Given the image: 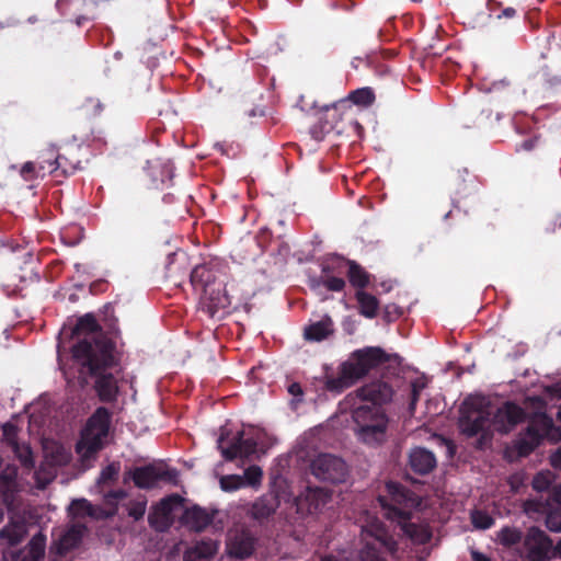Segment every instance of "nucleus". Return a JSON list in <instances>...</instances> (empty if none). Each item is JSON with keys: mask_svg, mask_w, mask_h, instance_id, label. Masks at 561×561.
Masks as SVG:
<instances>
[{"mask_svg": "<svg viewBox=\"0 0 561 561\" xmlns=\"http://www.w3.org/2000/svg\"><path fill=\"white\" fill-rule=\"evenodd\" d=\"M288 392L298 398V401H301V398L304 396L302 387L299 382H291L288 388Z\"/></svg>", "mask_w": 561, "mask_h": 561, "instance_id": "52", "label": "nucleus"}, {"mask_svg": "<svg viewBox=\"0 0 561 561\" xmlns=\"http://www.w3.org/2000/svg\"><path fill=\"white\" fill-rule=\"evenodd\" d=\"M126 495V492L122 489L108 491L104 494V504L107 506V508H104L106 518L116 514L119 501L125 499Z\"/></svg>", "mask_w": 561, "mask_h": 561, "instance_id": "39", "label": "nucleus"}, {"mask_svg": "<svg viewBox=\"0 0 561 561\" xmlns=\"http://www.w3.org/2000/svg\"><path fill=\"white\" fill-rule=\"evenodd\" d=\"M213 519L214 515L199 506L187 508L183 515L184 523L195 531L204 530Z\"/></svg>", "mask_w": 561, "mask_h": 561, "instance_id": "32", "label": "nucleus"}, {"mask_svg": "<svg viewBox=\"0 0 561 561\" xmlns=\"http://www.w3.org/2000/svg\"><path fill=\"white\" fill-rule=\"evenodd\" d=\"M46 548V536L39 531L32 537L28 545L24 549H20L3 557V561H16L15 557L20 556L23 561H41L44 558Z\"/></svg>", "mask_w": 561, "mask_h": 561, "instance_id": "23", "label": "nucleus"}, {"mask_svg": "<svg viewBox=\"0 0 561 561\" xmlns=\"http://www.w3.org/2000/svg\"><path fill=\"white\" fill-rule=\"evenodd\" d=\"M159 480V474L152 467L137 468L133 473V481L140 489L153 488Z\"/></svg>", "mask_w": 561, "mask_h": 561, "instance_id": "37", "label": "nucleus"}, {"mask_svg": "<svg viewBox=\"0 0 561 561\" xmlns=\"http://www.w3.org/2000/svg\"><path fill=\"white\" fill-rule=\"evenodd\" d=\"M310 469L318 480L333 484L345 482L350 472L344 458H312Z\"/></svg>", "mask_w": 561, "mask_h": 561, "instance_id": "11", "label": "nucleus"}, {"mask_svg": "<svg viewBox=\"0 0 561 561\" xmlns=\"http://www.w3.org/2000/svg\"><path fill=\"white\" fill-rule=\"evenodd\" d=\"M386 491L390 496L391 503H388L385 496L379 495L378 501L389 519L397 520L401 529L413 542L419 545L427 543L432 538V533L427 526L411 523V508L417 505V499L414 493L405 489L399 482L389 481L386 483Z\"/></svg>", "mask_w": 561, "mask_h": 561, "instance_id": "4", "label": "nucleus"}, {"mask_svg": "<svg viewBox=\"0 0 561 561\" xmlns=\"http://www.w3.org/2000/svg\"><path fill=\"white\" fill-rule=\"evenodd\" d=\"M550 460L554 469L561 470V458H550Z\"/></svg>", "mask_w": 561, "mask_h": 561, "instance_id": "59", "label": "nucleus"}, {"mask_svg": "<svg viewBox=\"0 0 561 561\" xmlns=\"http://www.w3.org/2000/svg\"><path fill=\"white\" fill-rule=\"evenodd\" d=\"M516 15V10L514 8H506L504 9L500 14H497V19H502V18H505V19H512Z\"/></svg>", "mask_w": 561, "mask_h": 561, "instance_id": "53", "label": "nucleus"}, {"mask_svg": "<svg viewBox=\"0 0 561 561\" xmlns=\"http://www.w3.org/2000/svg\"><path fill=\"white\" fill-rule=\"evenodd\" d=\"M472 524L479 529H489L493 526L494 519L488 513L474 511L471 515Z\"/></svg>", "mask_w": 561, "mask_h": 561, "instance_id": "48", "label": "nucleus"}, {"mask_svg": "<svg viewBox=\"0 0 561 561\" xmlns=\"http://www.w3.org/2000/svg\"><path fill=\"white\" fill-rule=\"evenodd\" d=\"M71 335L72 337L78 339L76 343H80L82 341L95 343L101 339H108L104 334L93 313H85L84 316L78 318L72 329Z\"/></svg>", "mask_w": 561, "mask_h": 561, "instance_id": "19", "label": "nucleus"}, {"mask_svg": "<svg viewBox=\"0 0 561 561\" xmlns=\"http://www.w3.org/2000/svg\"><path fill=\"white\" fill-rule=\"evenodd\" d=\"M552 481L553 476L550 471H540L534 477L531 485L534 490L542 492L550 488Z\"/></svg>", "mask_w": 561, "mask_h": 561, "instance_id": "45", "label": "nucleus"}, {"mask_svg": "<svg viewBox=\"0 0 561 561\" xmlns=\"http://www.w3.org/2000/svg\"><path fill=\"white\" fill-rule=\"evenodd\" d=\"M165 277L173 284H180L182 280L181 276L186 274L185 259L180 261L175 254L169 256V263L165 267Z\"/></svg>", "mask_w": 561, "mask_h": 561, "instance_id": "38", "label": "nucleus"}, {"mask_svg": "<svg viewBox=\"0 0 561 561\" xmlns=\"http://www.w3.org/2000/svg\"><path fill=\"white\" fill-rule=\"evenodd\" d=\"M59 367L62 370L64 375L68 378L70 376V373L67 370L65 364L62 363L61 357L59 356Z\"/></svg>", "mask_w": 561, "mask_h": 561, "instance_id": "61", "label": "nucleus"}, {"mask_svg": "<svg viewBox=\"0 0 561 561\" xmlns=\"http://www.w3.org/2000/svg\"><path fill=\"white\" fill-rule=\"evenodd\" d=\"M557 417H558V420L561 422V409L558 411V413H557Z\"/></svg>", "mask_w": 561, "mask_h": 561, "instance_id": "64", "label": "nucleus"}, {"mask_svg": "<svg viewBox=\"0 0 561 561\" xmlns=\"http://www.w3.org/2000/svg\"><path fill=\"white\" fill-rule=\"evenodd\" d=\"M146 513V501H135L129 504L128 515L138 520L144 517Z\"/></svg>", "mask_w": 561, "mask_h": 561, "instance_id": "49", "label": "nucleus"}, {"mask_svg": "<svg viewBox=\"0 0 561 561\" xmlns=\"http://www.w3.org/2000/svg\"><path fill=\"white\" fill-rule=\"evenodd\" d=\"M87 527L82 524H72L65 529L53 531L50 553L65 557L68 552L79 547Z\"/></svg>", "mask_w": 561, "mask_h": 561, "instance_id": "14", "label": "nucleus"}, {"mask_svg": "<svg viewBox=\"0 0 561 561\" xmlns=\"http://www.w3.org/2000/svg\"><path fill=\"white\" fill-rule=\"evenodd\" d=\"M116 345L111 339H101L95 343L82 341L71 346V360L77 368L82 386L93 380V389L102 402L116 401L119 388L115 375L110 371L118 366Z\"/></svg>", "mask_w": 561, "mask_h": 561, "instance_id": "2", "label": "nucleus"}, {"mask_svg": "<svg viewBox=\"0 0 561 561\" xmlns=\"http://www.w3.org/2000/svg\"><path fill=\"white\" fill-rule=\"evenodd\" d=\"M320 437L316 433H308L301 436L297 442V456H333L330 453H325L319 449Z\"/></svg>", "mask_w": 561, "mask_h": 561, "instance_id": "34", "label": "nucleus"}, {"mask_svg": "<svg viewBox=\"0 0 561 561\" xmlns=\"http://www.w3.org/2000/svg\"><path fill=\"white\" fill-rule=\"evenodd\" d=\"M50 461L49 463H54V465H67L69 461L67 460H70L71 458H49Z\"/></svg>", "mask_w": 561, "mask_h": 561, "instance_id": "57", "label": "nucleus"}, {"mask_svg": "<svg viewBox=\"0 0 561 561\" xmlns=\"http://www.w3.org/2000/svg\"><path fill=\"white\" fill-rule=\"evenodd\" d=\"M539 140H540V138L538 136L530 137V138L524 140L519 145L518 150L522 149L524 151H530V150H533L534 148L537 147Z\"/></svg>", "mask_w": 561, "mask_h": 561, "instance_id": "51", "label": "nucleus"}, {"mask_svg": "<svg viewBox=\"0 0 561 561\" xmlns=\"http://www.w3.org/2000/svg\"><path fill=\"white\" fill-rule=\"evenodd\" d=\"M221 286L222 283H216L208 291L201 294L203 309L210 317H214L219 309H225L231 304L229 296Z\"/></svg>", "mask_w": 561, "mask_h": 561, "instance_id": "25", "label": "nucleus"}, {"mask_svg": "<svg viewBox=\"0 0 561 561\" xmlns=\"http://www.w3.org/2000/svg\"><path fill=\"white\" fill-rule=\"evenodd\" d=\"M26 534V525L23 517H12L8 525L0 530V539L9 546H16Z\"/></svg>", "mask_w": 561, "mask_h": 561, "instance_id": "31", "label": "nucleus"}, {"mask_svg": "<svg viewBox=\"0 0 561 561\" xmlns=\"http://www.w3.org/2000/svg\"><path fill=\"white\" fill-rule=\"evenodd\" d=\"M277 444L264 428L227 421L219 427L217 447L221 456H262Z\"/></svg>", "mask_w": 561, "mask_h": 561, "instance_id": "3", "label": "nucleus"}, {"mask_svg": "<svg viewBox=\"0 0 561 561\" xmlns=\"http://www.w3.org/2000/svg\"><path fill=\"white\" fill-rule=\"evenodd\" d=\"M244 480V486H253L256 488L261 484L263 471L259 466L252 465L243 470V474H241Z\"/></svg>", "mask_w": 561, "mask_h": 561, "instance_id": "43", "label": "nucleus"}, {"mask_svg": "<svg viewBox=\"0 0 561 561\" xmlns=\"http://www.w3.org/2000/svg\"><path fill=\"white\" fill-rule=\"evenodd\" d=\"M220 486L224 491H236L244 486V480L241 474H225L220 478Z\"/></svg>", "mask_w": 561, "mask_h": 561, "instance_id": "44", "label": "nucleus"}, {"mask_svg": "<svg viewBox=\"0 0 561 561\" xmlns=\"http://www.w3.org/2000/svg\"><path fill=\"white\" fill-rule=\"evenodd\" d=\"M53 480V476H49L44 481H42L39 478H37L38 485L44 489L50 481Z\"/></svg>", "mask_w": 561, "mask_h": 561, "instance_id": "60", "label": "nucleus"}, {"mask_svg": "<svg viewBox=\"0 0 561 561\" xmlns=\"http://www.w3.org/2000/svg\"><path fill=\"white\" fill-rule=\"evenodd\" d=\"M256 543L257 538L250 529L236 528L228 534L226 550L229 557L245 560L253 554Z\"/></svg>", "mask_w": 561, "mask_h": 561, "instance_id": "13", "label": "nucleus"}, {"mask_svg": "<svg viewBox=\"0 0 561 561\" xmlns=\"http://www.w3.org/2000/svg\"><path fill=\"white\" fill-rule=\"evenodd\" d=\"M45 159L44 158L42 160V162H39L38 164V168L36 167V164L32 161H28V162H25L22 168H21V176L25 180V181H32L34 180L35 178H37L39 175V172H42V176L45 175V172L46 170L48 171V164L47 162H45Z\"/></svg>", "mask_w": 561, "mask_h": 561, "instance_id": "41", "label": "nucleus"}, {"mask_svg": "<svg viewBox=\"0 0 561 561\" xmlns=\"http://www.w3.org/2000/svg\"><path fill=\"white\" fill-rule=\"evenodd\" d=\"M337 267L346 270L348 282L354 288L363 290L369 285L370 274L356 261L337 257Z\"/></svg>", "mask_w": 561, "mask_h": 561, "instance_id": "26", "label": "nucleus"}, {"mask_svg": "<svg viewBox=\"0 0 561 561\" xmlns=\"http://www.w3.org/2000/svg\"><path fill=\"white\" fill-rule=\"evenodd\" d=\"M552 558L559 557L561 558V539L557 542L556 546L552 545Z\"/></svg>", "mask_w": 561, "mask_h": 561, "instance_id": "56", "label": "nucleus"}, {"mask_svg": "<svg viewBox=\"0 0 561 561\" xmlns=\"http://www.w3.org/2000/svg\"><path fill=\"white\" fill-rule=\"evenodd\" d=\"M57 8L64 15L73 18L79 27L96 18L94 12L95 3L93 1L58 0Z\"/></svg>", "mask_w": 561, "mask_h": 561, "instance_id": "17", "label": "nucleus"}, {"mask_svg": "<svg viewBox=\"0 0 561 561\" xmlns=\"http://www.w3.org/2000/svg\"><path fill=\"white\" fill-rule=\"evenodd\" d=\"M22 460V465L26 468H34L36 465V458H19Z\"/></svg>", "mask_w": 561, "mask_h": 561, "instance_id": "55", "label": "nucleus"}, {"mask_svg": "<svg viewBox=\"0 0 561 561\" xmlns=\"http://www.w3.org/2000/svg\"><path fill=\"white\" fill-rule=\"evenodd\" d=\"M181 504V497L179 495L168 496L159 502L154 508V513L149 516V523L151 526L158 528L159 519L164 527H168L171 520L172 512L174 506Z\"/></svg>", "mask_w": 561, "mask_h": 561, "instance_id": "29", "label": "nucleus"}, {"mask_svg": "<svg viewBox=\"0 0 561 561\" xmlns=\"http://www.w3.org/2000/svg\"><path fill=\"white\" fill-rule=\"evenodd\" d=\"M524 511L527 514H546L545 523L547 528L553 533H561V502L551 505L537 499L527 500L524 503Z\"/></svg>", "mask_w": 561, "mask_h": 561, "instance_id": "18", "label": "nucleus"}, {"mask_svg": "<svg viewBox=\"0 0 561 561\" xmlns=\"http://www.w3.org/2000/svg\"><path fill=\"white\" fill-rule=\"evenodd\" d=\"M19 428L12 423L2 425V444L10 448L14 456H33L32 449L26 444H20L18 438Z\"/></svg>", "mask_w": 561, "mask_h": 561, "instance_id": "30", "label": "nucleus"}, {"mask_svg": "<svg viewBox=\"0 0 561 561\" xmlns=\"http://www.w3.org/2000/svg\"><path fill=\"white\" fill-rule=\"evenodd\" d=\"M497 538L502 546L512 547L522 541L523 534L515 527L505 526L499 531Z\"/></svg>", "mask_w": 561, "mask_h": 561, "instance_id": "40", "label": "nucleus"}, {"mask_svg": "<svg viewBox=\"0 0 561 561\" xmlns=\"http://www.w3.org/2000/svg\"><path fill=\"white\" fill-rule=\"evenodd\" d=\"M535 402H537L539 404L540 408H545V402L542 399L540 398H535L534 399Z\"/></svg>", "mask_w": 561, "mask_h": 561, "instance_id": "63", "label": "nucleus"}, {"mask_svg": "<svg viewBox=\"0 0 561 561\" xmlns=\"http://www.w3.org/2000/svg\"><path fill=\"white\" fill-rule=\"evenodd\" d=\"M463 407L466 411L459 419L460 428L469 437L482 433L480 444L482 440H490L491 427L507 434L517 424L526 421L527 426L514 440L517 456H529L545 439H558L561 436V431L554 425L553 419L545 411L527 414L517 403L507 401L497 408L491 417V412L474 407L469 400L463 402Z\"/></svg>", "mask_w": 561, "mask_h": 561, "instance_id": "1", "label": "nucleus"}, {"mask_svg": "<svg viewBox=\"0 0 561 561\" xmlns=\"http://www.w3.org/2000/svg\"><path fill=\"white\" fill-rule=\"evenodd\" d=\"M266 494H272L278 506L284 503L295 507L297 495L294 494L289 481L279 473L271 474Z\"/></svg>", "mask_w": 561, "mask_h": 561, "instance_id": "24", "label": "nucleus"}, {"mask_svg": "<svg viewBox=\"0 0 561 561\" xmlns=\"http://www.w3.org/2000/svg\"><path fill=\"white\" fill-rule=\"evenodd\" d=\"M330 497L331 493L323 488L307 486L306 490L296 497V512L300 515L314 514L329 502Z\"/></svg>", "mask_w": 561, "mask_h": 561, "instance_id": "16", "label": "nucleus"}, {"mask_svg": "<svg viewBox=\"0 0 561 561\" xmlns=\"http://www.w3.org/2000/svg\"><path fill=\"white\" fill-rule=\"evenodd\" d=\"M410 456H426V457H430V456H434V454L430 450H426V449H420L417 453H414V454H411Z\"/></svg>", "mask_w": 561, "mask_h": 561, "instance_id": "58", "label": "nucleus"}, {"mask_svg": "<svg viewBox=\"0 0 561 561\" xmlns=\"http://www.w3.org/2000/svg\"><path fill=\"white\" fill-rule=\"evenodd\" d=\"M224 459L228 463V462H234L236 460H243L244 458H232V457H229V458H224Z\"/></svg>", "mask_w": 561, "mask_h": 561, "instance_id": "62", "label": "nucleus"}, {"mask_svg": "<svg viewBox=\"0 0 561 561\" xmlns=\"http://www.w3.org/2000/svg\"><path fill=\"white\" fill-rule=\"evenodd\" d=\"M353 432L363 445L377 448L389 437L390 419L383 408L360 404L352 410Z\"/></svg>", "mask_w": 561, "mask_h": 561, "instance_id": "6", "label": "nucleus"}, {"mask_svg": "<svg viewBox=\"0 0 561 561\" xmlns=\"http://www.w3.org/2000/svg\"><path fill=\"white\" fill-rule=\"evenodd\" d=\"M413 472L424 476L436 467V458H409Z\"/></svg>", "mask_w": 561, "mask_h": 561, "instance_id": "42", "label": "nucleus"}, {"mask_svg": "<svg viewBox=\"0 0 561 561\" xmlns=\"http://www.w3.org/2000/svg\"><path fill=\"white\" fill-rule=\"evenodd\" d=\"M87 156V149L82 145L75 142L66 144L62 147V152L55 156L54 150H49L45 162L48 164V172L56 178L75 174L78 170L82 169L83 158Z\"/></svg>", "mask_w": 561, "mask_h": 561, "instance_id": "10", "label": "nucleus"}, {"mask_svg": "<svg viewBox=\"0 0 561 561\" xmlns=\"http://www.w3.org/2000/svg\"><path fill=\"white\" fill-rule=\"evenodd\" d=\"M112 414L105 407H99L87 420L76 444L79 456H93L108 443Z\"/></svg>", "mask_w": 561, "mask_h": 561, "instance_id": "7", "label": "nucleus"}, {"mask_svg": "<svg viewBox=\"0 0 561 561\" xmlns=\"http://www.w3.org/2000/svg\"><path fill=\"white\" fill-rule=\"evenodd\" d=\"M333 333V322L330 317L310 324L305 329L304 336L308 341L320 342Z\"/></svg>", "mask_w": 561, "mask_h": 561, "instance_id": "35", "label": "nucleus"}, {"mask_svg": "<svg viewBox=\"0 0 561 561\" xmlns=\"http://www.w3.org/2000/svg\"><path fill=\"white\" fill-rule=\"evenodd\" d=\"M359 307V313L365 318L373 319L377 316L379 308L378 299L364 290H357L355 294Z\"/></svg>", "mask_w": 561, "mask_h": 561, "instance_id": "36", "label": "nucleus"}, {"mask_svg": "<svg viewBox=\"0 0 561 561\" xmlns=\"http://www.w3.org/2000/svg\"><path fill=\"white\" fill-rule=\"evenodd\" d=\"M376 96L374 90L369 87L359 88L352 91L346 98L334 102L332 105L324 107L323 117L319 122V126L312 127V135L317 140L323 138L325 134H329L336 129V123L342 119L345 111L351 110L352 105L360 107H368L373 105Z\"/></svg>", "mask_w": 561, "mask_h": 561, "instance_id": "8", "label": "nucleus"}, {"mask_svg": "<svg viewBox=\"0 0 561 561\" xmlns=\"http://www.w3.org/2000/svg\"><path fill=\"white\" fill-rule=\"evenodd\" d=\"M523 546L528 561H550L552 559V539L537 526L528 528Z\"/></svg>", "mask_w": 561, "mask_h": 561, "instance_id": "12", "label": "nucleus"}, {"mask_svg": "<svg viewBox=\"0 0 561 561\" xmlns=\"http://www.w3.org/2000/svg\"><path fill=\"white\" fill-rule=\"evenodd\" d=\"M18 468L8 465L0 472V495L9 511H13L18 506Z\"/></svg>", "mask_w": 561, "mask_h": 561, "instance_id": "20", "label": "nucleus"}, {"mask_svg": "<svg viewBox=\"0 0 561 561\" xmlns=\"http://www.w3.org/2000/svg\"><path fill=\"white\" fill-rule=\"evenodd\" d=\"M426 387V383L422 379H414L410 383V402H409V410L411 413L414 412L415 405L420 399V393L422 390Z\"/></svg>", "mask_w": 561, "mask_h": 561, "instance_id": "47", "label": "nucleus"}, {"mask_svg": "<svg viewBox=\"0 0 561 561\" xmlns=\"http://www.w3.org/2000/svg\"><path fill=\"white\" fill-rule=\"evenodd\" d=\"M119 469L121 467L118 462L110 463L101 471L100 477L98 479V483L107 484L110 482L115 481L118 477Z\"/></svg>", "mask_w": 561, "mask_h": 561, "instance_id": "46", "label": "nucleus"}, {"mask_svg": "<svg viewBox=\"0 0 561 561\" xmlns=\"http://www.w3.org/2000/svg\"><path fill=\"white\" fill-rule=\"evenodd\" d=\"M355 394L363 402H369V407L383 408L392 401L394 390L389 381L378 379L373 380L355 390Z\"/></svg>", "mask_w": 561, "mask_h": 561, "instance_id": "15", "label": "nucleus"}, {"mask_svg": "<svg viewBox=\"0 0 561 561\" xmlns=\"http://www.w3.org/2000/svg\"><path fill=\"white\" fill-rule=\"evenodd\" d=\"M362 537L364 547L359 552L360 561H386L382 549L392 550L396 545L386 526L378 519L363 527Z\"/></svg>", "mask_w": 561, "mask_h": 561, "instance_id": "9", "label": "nucleus"}, {"mask_svg": "<svg viewBox=\"0 0 561 561\" xmlns=\"http://www.w3.org/2000/svg\"><path fill=\"white\" fill-rule=\"evenodd\" d=\"M69 514L72 517H92L96 519L106 518V514L104 513V508L98 505H93L85 499H76L71 502L69 506Z\"/></svg>", "mask_w": 561, "mask_h": 561, "instance_id": "33", "label": "nucleus"}, {"mask_svg": "<svg viewBox=\"0 0 561 561\" xmlns=\"http://www.w3.org/2000/svg\"><path fill=\"white\" fill-rule=\"evenodd\" d=\"M190 280L199 295L216 285V273L206 264L195 266L190 273Z\"/></svg>", "mask_w": 561, "mask_h": 561, "instance_id": "28", "label": "nucleus"}, {"mask_svg": "<svg viewBox=\"0 0 561 561\" xmlns=\"http://www.w3.org/2000/svg\"><path fill=\"white\" fill-rule=\"evenodd\" d=\"M389 355L380 347H365L355 351L351 358L341 364L336 377H328L324 390L332 393H342L357 380L365 377L371 369L387 363Z\"/></svg>", "mask_w": 561, "mask_h": 561, "instance_id": "5", "label": "nucleus"}, {"mask_svg": "<svg viewBox=\"0 0 561 561\" xmlns=\"http://www.w3.org/2000/svg\"><path fill=\"white\" fill-rule=\"evenodd\" d=\"M471 557L473 561H491L488 556L479 551H472Z\"/></svg>", "mask_w": 561, "mask_h": 561, "instance_id": "54", "label": "nucleus"}, {"mask_svg": "<svg viewBox=\"0 0 561 561\" xmlns=\"http://www.w3.org/2000/svg\"><path fill=\"white\" fill-rule=\"evenodd\" d=\"M218 551V542L211 538H204L190 547L184 561H213Z\"/></svg>", "mask_w": 561, "mask_h": 561, "instance_id": "27", "label": "nucleus"}, {"mask_svg": "<svg viewBox=\"0 0 561 561\" xmlns=\"http://www.w3.org/2000/svg\"><path fill=\"white\" fill-rule=\"evenodd\" d=\"M322 275L319 279H313L311 287L323 286L330 291L340 293L344 290L346 282L340 276H334L333 273H342L343 268L337 267V257L324 263L321 268Z\"/></svg>", "mask_w": 561, "mask_h": 561, "instance_id": "22", "label": "nucleus"}, {"mask_svg": "<svg viewBox=\"0 0 561 561\" xmlns=\"http://www.w3.org/2000/svg\"><path fill=\"white\" fill-rule=\"evenodd\" d=\"M278 507L273 495L264 493L250 504L247 516L260 525H264L271 520Z\"/></svg>", "mask_w": 561, "mask_h": 561, "instance_id": "21", "label": "nucleus"}, {"mask_svg": "<svg viewBox=\"0 0 561 561\" xmlns=\"http://www.w3.org/2000/svg\"><path fill=\"white\" fill-rule=\"evenodd\" d=\"M84 107L87 112L96 116L100 115L104 111V104L99 99L90 98L85 101Z\"/></svg>", "mask_w": 561, "mask_h": 561, "instance_id": "50", "label": "nucleus"}]
</instances>
